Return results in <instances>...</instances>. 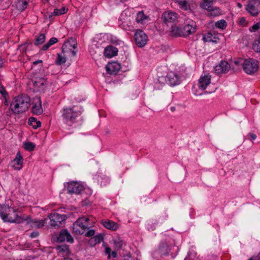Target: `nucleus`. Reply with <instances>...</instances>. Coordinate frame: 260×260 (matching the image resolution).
I'll list each match as a JSON object with an SVG mask.
<instances>
[{
    "label": "nucleus",
    "instance_id": "nucleus-57",
    "mask_svg": "<svg viewBox=\"0 0 260 260\" xmlns=\"http://www.w3.org/2000/svg\"><path fill=\"white\" fill-rule=\"evenodd\" d=\"M71 53L73 56H75L76 55V51L75 50L71 51Z\"/></svg>",
    "mask_w": 260,
    "mask_h": 260
},
{
    "label": "nucleus",
    "instance_id": "nucleus-58",
    "mask_svg": "<svg viewBox=\"0 0 260 260\" xmlns=\"http://www.w3.org/2000/svg\"><path fill=\"white\" fill-rule=\"evenodd\" d=\"M61 260H73L71 258H70L69 257H64L63 259Z\"/></svg>",
    "mask_w": 260,
    "mask_h": 260
},
{
    "label": "nucleus",
    "instance_id": "nucleus-24",
    "mask_svg": "<svg viewBox=\"0 0 260 260\" xmlns=\"http://www.w3.org/2000/svg\"><path fill=\"white\" fill-rule=\"evenodd\" d=\"M32 112L36 115H40L43 113L40 99H38L36 103H33Z\"/></svg>",
    "mask_w": 260,
    "mask_h": 260
},
{
    "label": "nucleus",
    "instance_id": "nucleus-47",
    "mask_svg": "<svg viewBox=\"0 0 260 260\" xmlns=\"http://www.w3.org/2000/svg\"><path fill=\"white\" fill-rule=\"evenodd\" d=\"M39 235V233L37 231H34L32 232L30 235L31 238H34L37 237Z\"/></svg>",
    "mask_w": 260,
    "mask_h": 260
},
{
    "label": "nucleus",
    "instance_id": "nucleus-38",
    "mask_svg": "<svg viewBox=\"0 0 260 260\" xmlns=\"http://www.w3.org/2000/svg\"><path fill=\"white\" fill-rule=\"evenodd\" d=\"M66 62V57L62 56L59 53L57 54V58L56 60V63L57 65H61Z\"/></svg>",
    "mask_w": 260,
    "mask_h": 260
},
{
    "label": "nucleus",
    "instance_id": "nucleus-25",
    "mask_svg": "<svg viewBox=\"0 0 260 260\" xmlns=\"http://www.w3.org/2000/svg\"><path fill=\"white\" fill-rule=\"evenodd\" d=\"M171 34L172 36L176 37H183L182 27L177 25H173L171 27Z\"/></svg>",
    "mask_w": 260,
    "mask_h": 260
},
{
    "label": "nucleus",
    "instance_id": "nucleus-17",
    "mask_svg": "<svg viewBox=\"0 0 260 260\" xmlns=\"http://www.w3.org/2000/svg\"><path fill=\"white\" fill-rule=\"evenodd\" d=\"M23 157L20 152L16 154L15 158L12 161V166L15 170H20L22 168Z\"/></svg>",
    "mask_w": 260,
    "mask_h": 260
},
{
    "label": "nucleus",
    "instance_id": "nucleus-33",
    "mask_svg": "<svg viewBox=\"0 0 260 260\" xmlns=\"http://www.w3.org/2000/svg\"><path fill=\"white\" fill-rule=\"evenodd\" d=\"M45 35L44 34H40L35 39L34 41V45L38 46L42 44L45 41Z\"/></svg>",
    "mask_w": 260,
    "mask_h": 260
},
{
    "label": "nucleus",
    "instance_id": "nucleus-21",
    "mask_svg": "<svg viewBox=\"0 0 260 260\" xmlns=\"http://www.w3.org/2000/svg\"><path fill=\"white\" fill-rule=\"evenodd\" d=\"M56 249L59 255L64 257H68L70 253L69 246L66 244L57 246Z\"/></svg>",
    "mask_w": 260,
    "mask_h": 260
},
{
    "label": "nucleus",
    "instance_id": "nucleus-55",
    "mask_svg": "<svg viewBox=\"0 0 260 260\" xmlns=\"http://www.w3.org/2000/svg\"><path fill=\"white\" fill-rule=\"evenodd\" d=\"M42 60H38L37 61H35L33 62L34 64H38V63H42Z\"/></svg>",
    "mask_w": 260,
    "mask_h": 260
},
{
    "label": "nucleus",
    "instance_id": "nucleus-45",
    "mask_svg": "<svg viewBox=\"0 0 260 260\" xmlns=\"http://www.w3.org/2000/svg\"><path fill=\"white\" fill-rule=\"evenodd\" d=\"M247 138L250 141H253L256 138V135L253 133H249L247 135Z\"/></svg>",
    "mask_w": 260,
    "mask_h": 260
},
{
    "label": "nucleus",
    "instance_id": "nucleus-20",
    "mask_svg": "<svg viewBox=\"0 0 260 260\" xmlns=\"http://www.w3.org/2000/svg\"><path fill=\"white\" fill-rule=\"evenodd\" d=\"M118 50L115 47L112 45L107 46L104 49V55L105 57L111 58L117 54Z\"/></svg>",
    "mask_w": 260,
    "mask_h": 260
},
{
    "label": "nucleus",
    "instance_id": "nucleus-2",
    "mask_svg": "<svg viewBox=\"0 0 260 260\" xmlns=\"http://www.w3.org/2000/svg\"><path fill=\"white\" fill-rule=\"evenodd\" d=\"M30 99L26 94L16 96L11 104L10 107L13 113L20 114L25 112L30 106Z\"/></svg>",
    "mask_w": 260,
    "mask_h": 260
},
{
    "label": "nucleus",
    "instance_id": "nucleus-48",
    "mask_svg": "<svg viewBox=\"0 0 260 260\" xmlns=\"http://www.w3.org/2000/svg\"><path fill=\"white\" fill-rule=\"evenodd\" d=\"M103 237L101 236H99L95 237V240L96 241V243H100Z\"/></svg>",
    "mask_w": 260,
    "mask_h": 260
},
{
    "label": "nucleus",
    "instance_id": "nucleus-52",
    "mask_svg": "<svg viewBox=\"0 0 260 260\" xmlns=\"http://www.w3.org/2000/svg\"><path fill=\"white\" fill-rule=\"evenodd\" d=\"M105 252L106 254H108L109 255L108 257H110V252H111V249L109 247H107L106 248Z\"/></svg>",
    "mask_w": 260,
    "mask_h": 260
},
{
    "label": "nucleus",
    "instance_id": "nucleus-31",
    "mask_svg": "<svg viewBox=\"0 0 260 260\" xmlns=\"http://www.w3.org/2000/svg\"><path fill=\"white\" fill-rule=\"evenodd\" d=\"M58 42V39L56 38L52 37L49 41L44 46H42L41 50L46 51L52 45Z\"/></svg>",
    "mask_w": 260,
    "mask_h": 260
},
{
    "label": "nucleus",
    "instance_id": "nucleus-1",
    "mask_svg": "<svg viewBox=\"0 0 260 260\" xmlns=\"http://www.w3.org/2000/svg\"><path fill=\"white\" fill-rule=\"evenodd\" d=\"M17 211L16 209L8 204L0 206V216L4 222L18 224L22 223L24 216H19Z\"/></svg>",
    "mask_w": 260,
    "mask_h": 260
},
{
    "label": "nucleus",
    "instance_id": "nucleus-19",
    "mask_svg": "<svg viewBox=\"0 0 260 260\" xmlns=\"http://www.w3.org/2000/svg\"><path fill=\"white\" fill-rule=\"evenodd\" d=\"M120 64L116 62L108 63L106 67L107 73L111 75L116 74L120 70Z\"/></svg>",
    "mask_w": 260,
    "mask_h": 260
},
{
    "label": "nucleus",
    "instance_id": "nucleus-54",
    "mask_svg": "<svg viewBox=\"0 0 260 260\" xmlns=\"http://www.w3.org/2000/svg\"><path fill=\"white\" fill-rule=\"evenodd\" d=\"M111 255L113 257H116L117 254V252L115 251H113L111 253Z\"/></svg>",
    "mask_w": 260,
    "mask_h": 260
},
{
    "label": "nucleus",
    "instance_id": "nucleus-62",
    "mask_svg": "<svg viewBox=\"0 0 260 260\" xmlns=\"http://www.w3.org/2000/svg\"><path fill=\"white\" fill-rule=\"evenodd\" d=\"M257 23L259 24V26H260V22H258Z\"/></svg>",
    "mask_w": 260,
    "mask_h": 260
},
{
    "label": "nucleus",
    "instance_id": "nucleus-60",
    "mask_svg": "<svg viewBox=\"0 0 260 260\" xmlns=\"http://www.w3.org/2000/svg\"><path fill=\"white\" fill-rule=\"evenodd\" d=\"M148 229L149 230L153 231L155 228H153V227H148Z\"/></svg>",
    "mask_w": 260,
    "mask_h": 260
},
{
    "label": "nucleus",
    "instance_id": "nucleus-56",
    "mask_svg": "<svg viewBox=\"0 0 260 260\" xmlns=\"http://www.w3.org/2000/svg\"><path fill=\"white\" fill-rule=\"evenodd\" d=\"M170 110L171 112H174L176 110V108L174 106H172L170 107Z\"/></svg>",
    "mask_w": 260,
    "mask_h": 260
},
{
    "label": "nucleus",
    "instance_id": "nucleus-40",
    "mask_svg": "<svg viewBox=\"0 0 260 260\" xmlns=\"http://www.w3.org/2000/svg\"><path fill=\"white\" fill-rule=\"evenodd\" d=\"M98 181L100 182L101 185L105 186L109 182V179L107 177H104V178L100 177L99 178Z\"/></svg>",
    "mask_w": 260,
    "mask_h": 260
},
{
    "label": "nucleus",
    "instance_id": "nucleus-36",
    "mask_svg": "<svg viewBox=\"0 0 260 260\" xmlns=\"http://www.w3.org/2000/svg\"><path fill=\"white\" fill-rule=\"evenodd\" d=\"M215 25L217 28L223 29L226 28L227 26V23L225 20L221 19L216 22Z\"/></svg>",
    "mask_w": 260,
    "mask_h": 260
},
{
    "label": "nucleus",
    "instance_id": "nucleus-51",
    "mask_svg": "<svg viewBox=\"0 0 260 260\" xmlns=\"http://www.w3.org/2000/svg\"><path fill=\"white\" fill-rule=\"evenodd\" d=\"M60 12H61V14H63L67 12V9L64 7L60 9Z\"/></svg>",
    "mask_w": 260,
    "mask_h": 260
},
{
    "label": "nucleus",
    "instance_id": "nucleus-12",
    "mask_svg": "<svg viewBox=\"0 0 260 260\" xmlns=\"http://www.w3.org/2000/svg\"><path fill=\"white\" fill-rule=\"evenodd\" d=\"M33 85L38 88V90H44L49 82L44 77H35L32 79Z\"/></svg>",
    "mask_w": 260,
    "mask_h": 260
},
{
    "label": "nucleus",
    "instance_id": "nucleus-44",
    "mask_svg": "<svg viewBox=\"0 0 260 260\" xmlns=\"http://www.w3.org/2000/svg\"><path fill=\"white\" fill-rule=\"evenodd\" d=\"M95 234V231L94 230H89L87 232H86L85 234V236L86 237H90L93 236Z\"/></svg>",
    "mask_w": 260,
    "mask_h": 260
},
{
    "label": "nucleus",
    "instance_id": "nucleus-50",
    "mask_svg": "<svg viewBox=\"0 0 260 260\" xmlns=\"http://www.w3.org/2000/svg\"><path fill=\"white\" fill-rule=\"evenodd\" d=\"M112 42L114 44H115L116 45L119 44L121 41L120 40H116L115 39H112Z\"/></svg>",
    "mask_w": 260,
    "mask_h": 260
},
{
    "label": "nucleus",
    "instance_id": "nucleus-53",
    "mask_svg": "<svg viewBox=\"0 0 260 260\" xmlns=\"http://www.w3.org/2000/svg\"><path fill=\"white\" fill-rule=\"evenodd\" d=\"M249 260H260V255L255 257H252L249 259Z\"/></svg>",
    "mask_w": 260,
    "mask_h": 260
},
{
    "label": "nucleus",
    "instance_id": "nucleus-10",
    "mask_svg": "<svg viewBox=\"0 0 260 260\" xmlns=\"http://www.w3.org/2000/svg\"><path fill=\"white\" fill-rule=\"evenodd\" d=\"M46 220L47 219L44 220H34L30 216H24L23 222L26 221L27 223L29 224L32 228L41 229L44 226Z\"/></svg>",
    "mask_w": 260,
    "mask_h": 260
},
{
    "label": "nucleus",
    "instance_id": "nucleus-43",
    "mask_svg": "<svg viewBox=\"0 0 260 260\" xmlns=\"http://www.w3.org/2000/svg\"><path fill=\"white\" fill-rule=\"evenodd\" d=\"M53 15L55 16H59L61 15V12H60V9H55L54 10L53 13H51V15H49V17L50 18Z\"/></svg>",
    "mask_w": 260,
    "mask_h": 260
},
{
    "label": "nucleus",
    "instance_id": "nucleus-28",
    "mask_svg": "<svg viewBox=\"0 0 260 260\" xmlns=\"http://www.w3.org/2000/svg\"><path fill=\"white\" fill-rule=\"evenodd\" d=\"M174 2L183 10L186 11L189 8V5L188 4L186 0H174Z\"/></svg>",
    "mask_w": 260,
    "mask_h": 260
},
{
    "label": "nucleus",
    "instance_id": "nucleus-29",
    "mask_svg": "<svg viewBox=\"0 0 260 260\" xmlns=\"http://www.w3.org/2000/svg\"><path fill=\"white\" fill-rule=\"evenodd\" d=\"M28 123L30 125H31L34 129H37L41 125V122L37 120V119L34 117H31L29 118Z\"/></svg>",
    "mask_w": 260,
    "mask_h": 260
},
{
    "label": "nucleus",
    "instance_id": "nucleus-16",
    "mask_svg": "<svg viewBox=\"0 0 260 260\" xmlns=\"http://www.w3.org/2000/svg\"><path fill=\"white\" fill-rule=\"evenodd\" d=\"M67 190L71 194H79L83 190V187L77 182H72L68 184Z\"/></svg>",
    "mask_w": 260,
    "mask_h": 260
},
{
    "label": "nucleus",
    "instance_id": "nucleus-15",
    "mask_svg": "<svg viewBox=\"0 0 260 260\" xmlns=\"http://www.w3.org/2000/svg\"><path fill=\"white\" fill-rule=\"evenodd\" d=\"M178 17V14L174 12L166 11L162 14V18L165 23L174 22Z\"/></svg>",
    "mask_w": 260,
    "mask_h": 260
},
{
    "label": "nucleus",
    "instance_id": "nucleus-34",
    "mask_svg": "<svg viewBox=\"0 0 260 260\" xmlns=\"http://www.w3.org/2000/svg\"><path fill=\"white\" fill-rule=\"evenodd\" d=\"M115 247L117 249H120L124 244V242L120 237H117L113 240Z\"/></svg>",
    "mask_w": 260,
    "mask_h": 260
},
{
    "label": "nucleus",
    "instance_id": "nucleus-11",
    "mask_svg": "<svg viewBox=\"0 0 260 260\" xmlns=\"http://www.w3.org/2000/svg\"><path fill=\"white\" fill-rule=\"evenodd\" d=\"M211 76L209 74L201 75L198 80V87L200 89L204 90L211 83Z\"/></svg>",
    "mask_w": 260,
    "mask_h": 260
},
{
    "label": "nucleus",
    "instance_id": "nucleus-59",
    "mask_svg": "<svg viewBox=\"0 0 260 260\" xmlns=\"http://www.w3.org/2000/svg\"><path fill=\"white\" fill-rule=\"evenodd\" d=\"M237 6L238 7V8H241L242 7V5L241 3H237Z\"/></svg>",
    "mask_w": 260,
    "mask_h": 260
},
{
    "label": "nucleus",
    "instance_id": "nucleus-35",
    "mask_svg": "<svg viewBox=\"0 0 260 260\" xmlns=\"http://www.w3.org/2000/svg\"><path fill=\"white\" fill-rule=\"evenodd\" d=\"M146 18L147 17L144 14V12L143 11H140L137 13L136 20L137 22L142 23Z\"/></svg>",
    "mask_w": 260,
    "mask_h": 260
},
{
    "label": "nucleus",
    "instance_id": "nucleus-22",
    "mask_svg": "<svg viewBox=\"0 0 260 260\" xmlns=\"http://www.w3.org/2000/svg\"><path fill=\"white\" fill-rule=\"evenodd\" d=\"M158 250L161 255L167 256L170 252L171 249L167 243L161 242L159 245Z\"/></svg>",
    "mask_w": 260,
    "mask_h": 260
},
{
    "label": "nucleus",
    "instance_id": "nucleus-26",
    "mask_svg": "<svg viewBox=\"0 0 260 260\" xmlns=\"http://www.w3.org/2000/svg\"><path fill=\"white\" fill-rule=\"evenodd\" d=\"M29 0H17L16 7L18 10L20 11H24L28 6Z\"/></svg>",
    "mask_w": 260,
    "mask_h": 260
},
{
    "label": "nucleus",
    "instance_id": "nucleus-4",
    "mask_svg": "<svg viewBox=\"0 0 260 260\" xmlns=\"http://www.w3.org/2000/svg\"><path fill=\"white\" fill-rule=\"evenodd\" d=\"M89 218L86 217L79 218L73 224V232L77 235H82L89 227Z\"/></svg>",
    "mask_w": 260,
    "mask_h": 260
},
{
    "label": "nucleus",
    "instance_id": "nucleus-37",
    "mask_svg": "<svg viewBox=\"0 0 260 260\" xmlns=\"http://www.w3.org/2000/svg\"><path fill=\"white\" fill-rule=\"evenodd\" d=\"M23 145L25 149L29 151L34 150L36 146L35 144L31 142H25L23 143Z\"/></svg>",
    "mask_w": 260,
    "mask_h": 260
},
{
    "label": "nucleus",
    "instance_id": "nucleus-39",
    "mask_svg": "<svg viewBox=\"0 0 260 260\" xmlns=\"http://www.w3.org/2000/svg\"><path fill=\"white\" fill-rule=\"evenodd\" d=\"M68 43L70 44V46L73 49H76L77 46V43L76 40L73 38H70L68 41Z\"/></svg>",
    "mask_w": 260,
    "mask_h": 260
},
{
    "label": "nucleus",
    "instance_id": "nucleus-27",
    "mask_svg": "<svg viewBox=\"0 0 260 260\" xmlns=\"http://www.w3.org/2000/svg\"><path fill=\"white\" fill-rule=\"evenodd\" d=\"M207 11L209 13V15L212 17H217L222 14V11L221 9L217 7H213V6L208 9Z\"/></svg>",
    "mask_w": 260,
    "mask_h": 260
},
{
    "label": "nucleus",
    "instance_id": "nucleus-18",
    "mask_svg": "<svg viewBox=\"0 0 260 260\" xmlns=\"http://www.w3.org/2000/svg\"><path fill=\"white\" fill-rule=\"evenodd\" d=\"M183 29V37L187 36L193 33L196 30V25L195 22L191 21L190 23L185 24Z\"/></svg>",
    "mask_w": 260,
    "mask_h": 260
},
{
    "label": "nucleus",
    "instance_id": "nucleus-41",
    "mask_svg": "<svg viewBox=\"0 0 260 260\" xmlns=\"http://www.w3.org/2000/svg\"><path fill=\"white\" fill-rule=\"evenodd\" d=\"M0 93L3 96V97L6 100L8 96L7 92L5 89V88L0 84Z\"/></svg>",
    "mask_w": 260,
    "mask_h": 260
},
{
    "label": "nucleus",
    "instance_id": "nucleus-46",
    "mask_svg": "<svg viewBox=\"0 0 260 260\" xmlns=\"http://www.w3.org/2000/svg\"><path fill=\"white\" fill-rule=\"evenodd\" d=\"M239 23L240 25L244 26L246 23V19L244 17H241L239 19Z\"/></svg>",
    "mask_w": 260,
    "mask_h": 260
},
{
    "label": "nucleus",
    "instance_id": "nucleus-49",
    "mask_svg": "<svg viewBox=\"0 0 260 260\" xmlns=\"http://www.w3.org/2000/svg\"><path fill=\"white\" fill-rule=\"evenodd\" d=\"M67 48V45L66 44H64L61 47L62 52L63 54H64L67 52V51L65 50Z\"/></svg>",
    "mask_w": 260,
    "mask_h": 260
},
{
    "label": "nucleus",
    "instance_id": "nucleus-8",
    "mask_svg": "<svg viewBox=\"0 0 260 260\" xmlns=\"http://www.w3.org/2000/svg\"><path fill=\"white\" fill-rule=\"evenodd\" d=\"M50 219V224L52 226H59L61 222L66 219L65 215H60L57 213L50 214L48 216Z\"/></svg>",
    "mask_w": 260,
    "mask_h": 260
},
{
    "label": "nucleus",
    "instance_id": "nucleus-6",
    "mask_svg": "<svg viewBox=\"0 0 260 260\" xmlns=\"http://www.w3.org/2000/svg\"><path fill=\"white\" fill-rule=\"evenodd\" d=\"M246 11L252 16H256L260 13V0H251L246 6Z\"/></svg>",
    "mask_w": 260,
    "mask_h": 260
},
{
    "label": "nucleus",
    "instance_id": "nucleus-3",
    "mask_svg": "<svg viewBox=\"0 0 260 260\" xmlns=\"http://www.w3.org/2000/svg\"><path fill=\"white\" fill-rule=\"evenodd\" d=\"M61 116L65 123L75 122L77 117L81 114V112L76 109L75 106L71 108H63L61 111Z\"/></svg>",
    "mask_w": 260,
    "mask_h": 260
},
{
    "label": "nucleus",
    "instance_id": "nucleus-23",
    "mask_svg": "<svg viewBox=\"0 0 260 260\" xmlns=\"http://www.w3.org/2000/svg\"><path fill=\"white\" fill-rule=\"evenodd\" d=\"M102 224L105 228L109 230L115 231L118 228L117 223L110 220L102 221Z\"/></svg>",
    "mask_w": 260,
    "mask_h": 260
},
{
    "label": "nucleus",
    "instance_id": "nucleus-14",
    "mask_svg": "<svg viewBox=\"0 0 260 260\" xmlns=\"http://www.w3.org/2000/svg\"><path fill=\"white\" fill-rule=\"evenodd\" d=\"M231 66L228 61L222 60L215 67V72L217 74H220L228 72Z\"/></svg>",
    "mask_w": 260,
    "mask_h": 260
},
{
    "label": "nucleus",
    "instance_id": "nucleus-5",
    "mask_svg": "<svg viewBox=\"0 0 260 260\" xmlns=\"http://www.w3.org/2000/svg\"><path fill=\"white\" fill-rule=\"evenodd\" d=\"M257 62V61L254 59H246L243 64L245 72L247 74L251 75L256 72L258 68Z\"/></svg>",
    "mask_w": 260,
    "mask_h": 260
},
{
    "label": "nucleus",
    "instance_id": "nucleus-61",
    "mask_svg": "<svg viewBox=\"0 0 260 260\" xmlns=\"http://www.w3.org/2000/svg\"><path fill=\"white\" fill-rule=\"evenodd\" d=\"M2 65H3V62H2V60L0 59V69L2 67Z\"/></svg>",
    "mask_w": 260,
    "mask_h": 260
},
{
    "label": "nucleus",
    "instance_id": "nucleus-32",
    "mask_svg": "<svg viewBox=\"0 0 260 260\" xmlns=\"http://www.w3.org/2000/svg\"><path fill=\"white\" fill-rule=\"evenodd\" d=\"M215 39L216 38L213 37V34L211 32H209L203 37V40L204 42H216Z\"/></svg>",
    "mask_w": 260,
    "mask_h": 260
},
{
    "label": "nucleus",
    "instance_id": "nucleus-42",
    "mask_svg": "<svg viewBox=\"0 0 260 260\" xmlns=\"http://www.w3.org/2000/svg\"><path fill=\"white\" fill-rule=\"evenodd\" d=\"M259 27L260 26H259V24L257 23L256 24H254L251 27H249V30L251 32H254L258 30L259 28Z\"/></svg>",
    "mask_w": 260,
    "mask_h": 260
},
{
    "label": "nucleus",
    "instance_id": "nucleus-9",
    "mask_svg": "<svg viewBox=\"0 0 260 260\" xmlns=\"http://www.w3.org/2000/svg\"><path fill=\"white\" fill-rule=\"evenodd\" d=\"M56 241L63 242L67 241L70 243H73L74 241L72 236L66 229L61 230L59 233L56 236Z\"/></svg>",
    "mask_w": 260,
    "mask_h": 260
},
{
    "label": "nucleus",
    "instance_id": "nucleus-30",
    "mask_svg": "<svg viewBox=\"0 0 260 260\" xmlns=\"http://www.w3.org/2000/svg\"><path fill=\"white\" fill-rule=\"evenodd\" d=\"M215 0H203L202 2L200 4V7L207 10L208 9H210L211 8L213 4V2Z\"/></svg>",
    "mask_w": 260,
    "mask_h": 260
},
{
    "label": "nucleus",
    "instance_id": "nucleus-7",
    "mask_svg": "<svg viewBox=\"0 0 260 260\" xmlns=\"http://www.w3.org/2000/svg\"><path fill=\"white\" fill-rule=\"evenodd\" d=\"M135 40L136 44L139 47H142L146 44L148 37L143 30L137 29L135 34Z\"/></svg>",
    "mask_w": 260,
    "mask_h": 260
},
{
    "label": "nucleus",
    "instance_id": "nucleus-13",
    "mask_svg": "<svg viewBox=\"0 0 260 260\" xmlns=\"http://www.w3.org/2000/svg\"><path fill=\"white\" fill-rule=\"evenodd\" d=\"M166 82L171 86H174L180 83V80L177 73L171 72L166 77Z\"/></svg>",
    "mask_w": 260,
    "mask_h": 260
}]
</instances>
